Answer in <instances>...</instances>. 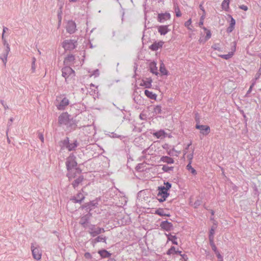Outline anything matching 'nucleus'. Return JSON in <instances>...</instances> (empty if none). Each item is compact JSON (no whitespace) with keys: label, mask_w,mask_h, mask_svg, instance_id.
Listing matches in <instances>:
<instances>
[{"label":"nucleus","mask_w":261,"mask_h":261,"mask_svg":"<svg viewBox=\"0 0 261 261\" xmlns=\"http://www.w3.org/2000/svg\"><path fill=\"white\" fill-rule=\"evenodd\" d=\"M75 156L70 155L67 159L66 167L68 170L67 176L69 180L74 178L77 174H80L81 170L76 168L77 163L75 161Z\"/></svg>","instance_id":"f257e3e1"},{"label":"nucleus","mask_w":261,"mask_h":261,"mask_svg":"<svg viewBox=\"0 0 261 261\" xmlns=\"http://www.w3.org/2000/svg\"><path fill=\"white\" fill-rule=\"evenodd\" d=\"M171 188V185L168 182L164 183V186L158 187L157 199L160 202H163L166 200L169 196L168 191Z\"/></svg>","instance_id":"f03ea898"},{"label":"nucleus","mask_w":261,"mask_h":261,"mask_svg":"<svg viewBox=\"0 0 261 261\" xmlns=\"http://www.w3.org/2000/svg\"><path fill=\"white\" fill-rule=\"evenodd\" d=\"M58 123L60 126L65 127L68 129L72 127L73 124L72 119L67 112H63L58 117Z\"/></svg>","instance_id":"7ed1b4c3"},{"label":"nucleus","mask_w":261,"mask_h":261,"mask_svg":"<svg viewBox=\"0 0 261 261\" xmlns=\"http://www.w3.org/2000/svg\"><path fill=\"white\" fill-rule=\"evenodd\" d=\"M62 75L66 81H69L74 77L75 72L71 67L67 66L62 69Z\"/></svg>","instance_id":"20e7f679"},{"label":"nucleus","mask_w":261,"mask_h":261,"mask_svg":"<svg viewBox=\"0 0 261 261\" xmlns=\"http://www.w3.org/2000/svg\"><path fill=\"white\" fill-rule=\"evenodd\" d=\"M31 249L33 258L37 260H40L42 257V251L39 247L35 243H32Z\"/></svg>","instance_id":"39448f33"},{"label":"nucleus","mask_w":261,"mask_h":261,"mask_svg":"<svg viewBox=\"0 0 261 261\" xmlns=\"http://www.w3.org/2000/svg\"><path fill=\"white\" fill-rule=\"evenodd\" d=\"M76 42L71 40L64 41L62 43L63 47L67 50L73 49L75 47Z\"/></svg>","instance_id":"423d86ee"},{"label":"nucleus","mask_w":261,"mask_h":261,"mask_svg":"<svg viewBox=\"0 0 261 261\" xmlns=\"http://www.w3.org/2000/svg\"><path fill=\"white\" fill-rule=\"evenodd\" d=\"M171 15L168 12L161 13L158 14L157 20L160 22H164L165 21L170 19Z\"/></svg>","instance_id":"0eeeda50"},{"label":"nucleus","mask_w":261,"mask_h":261,"mask_svg":"<svg viewBox=\"0 0 261 261\" xmlns=\"http://www.w3.org/2000/svg\"><path fill=\"white\" fill-rule=\"evenodd\" d=\"M152 80L151 77H147L141 80L140 86L143 87L145 88H150L152 87Z\"/></svg>","instance_id":"6e6552de"},{"label":"nucleus","mask_w":261,"mask_h":261,"mask_svg":"<svg viewBox=\"0 0 261 261\" xmlns=\"http://www.w3.org/2000/svg\"><path fill=\"white\" fill-rule=\"evenodd\" d=\"M196 128L200 130V133L203 135H207L210 132V127L208 125H199L197 124L196 125Z\"/></svg>","instance_id":"1a4fd4ad"},{"label":"nucleus","mask_w":261,"mask_h":261,"mask_svg":"<svg viewBox=\"0 0 261 261\" xmlns=\"http://www.w3.org/2000/svg\"><path fill=\"white\" fill-rule=\"evenodd\" d=\"M160 227L162 229L167 231L171 230L173 228V224L168 221L162 222L160 224Z\"/></svg>","instance_id":"9d476101"},{"label":"nucleus","mask_w":261,"mask_h":261,"mask_svg":"<svg viewBox=\"0 0 261 261\" xmlns=\"http://www.w3.org/2000/svg\"><path fill=\"white\" fill-rule=\"evenodd\" d=\"M202 28L205 31L206 36L204 38L200 37L199 39V42L200 43H204L211 38L212 34L211 31L207 29L205 27H202Z\"/></svg>","instance_id":"9b49d317"},{"label":"nucleus","mask_w":261,"mask_h":261,"mask_svg":"<svg viewBox=\"0 0 261 261\" xmlns=\"http://www.w3.org/2000/svg\"><path fill=\"white\" fill-rule=\"evenodd\" d=\"M84 177L81 175V173L80 174H77L74 178H72L71 180L74 179L72 182V185L73 188H75L79 186L84 180Z\"/></svg>","instance_id":"f8f14e48"},{"label":"nucleus","mask_w":261,"mask_h":261,"mask_svg":"<svg viewBox=\"0 0 261 261\" xmlns=\"http://www.w3.org/2000/svg\"><path fill=\"white\" fill-rule=\"evenodd\" d=\"M69 104V101L68 99L66 97H64L59 103V104L57 105V107L59 110H64Z\"/></svg>","instance_id":"ddd939ff"},{"label":"nucleus","mask_w":261,"mask_h":261,"mask_svg":"<svg viewBox=\"0 0 261 261\" xmlns=\"http://www.w3.org/2000/svg\"><path fill=\"white\" fill-rule=\"evenodd\" d=\"M64 143L66 144V148L68 149L69 151L74 150L77 146L76 141H74L73 143H69L68 138H67L64 140Z\"/></svg>","instance_id":"4468645a"},{"label":"nucleus","mask_w":261,"mask_h":261,"mask_svg":"<svg viewBox=\"0 0 261 261\" xmlns=\"http://www.w3.org/2000/svg\"><path fill=\"white\" fill-rule=\"evenodd\" d=\"M164 42L163 41H155L149 47V49L153 51H156L163 47Z\"/></svg>","instance_id":"2eb2a0df"},{"label":"nucleus","mask_w":261,"mask_h":261,"mask_svg":"<svg viewBox=\"0 0 261 261\" xmlns=\"http://www.w3.org/2000/svg\"><path fill=\"white\" fill-rule=\"evenodd\" d=\"M75 60L74 56L72 55H68L64 59V64L66 66L71 65L74 64Z\"/></svg>","instance_id":"dca6fc26"},{"label":"nucleus","mask_w":261,"mask_h":261,"mask_svg":"<svg viewBox=\"0 0 261 261\" xmlns=\"http://www.w3.org/2000/svg\"><path fill=\"white\" fill-rule=\"evenodd\" d=\"M105 230L103 228H101L100 227L95 228L94 227H93L92 228H91L89 233L92 237H95L98 234L103 232Z\"/></svg>","instance_id":"f3484780"},{"label":"nucleus","mask_w":261,"mask_h":261,"mask_svg":"<svg viewBox=\"0 0 261 261\" xmlns=\"http://www.w3.org/2000/svg\"><path fill=\"white\" fill-rule=\"evenodd\" d=\"M235 51H236V45L234 44L233 45L232 48L231 49V51L230 52H229L228 54H226V55H219V56L221 58H222L223 59L228 60L230 58L232 57V56L234 55V53Z\"/></svg>","instance_id":"a211bd4d"},{"label":"nucleus","mask_w":261,"mask_h":261,"mask_svg":"<svg viewBox=\"0 0 261 261\" xmlns=\"http://www.w3.org/2000/svg\"><path fill=\"white\" fill-rule=\"evenodd\" d=\"M144 94L145 95L150 99L156 100L157 98V94L153 93L152 91H150L148 90H145L144 91Z\"/></svg>","instance_id":"6ab92c4d"},{"label":"nucleus","mask_w":261,"mask_h":261,"mask_svg":"<svg viewBox=\"0 0 261 261\" xmlns=\"http://www.w3.org/2000/svg\"><path fill=\"white\" fill-rule=\"evenodd\" d=\"M153 136L157 139H164L166 137L167 134L164 130H160L152 134Z\"/></svg>","instance_id":"aec40b11"},{"label":"nucleus","mask_w":261,"mask_h":261,"mask_svg":"<svg viewBox=\"0 0 261 261\" xmlns=\"http://www.w3.org/2000/svg\"><path fill=\"white\" fill-rule=\"evenodd\" d=\"M158 30L161 35H165L169 31L168 25H160L158 27Z\"/></svg>","instance_id":"412c9836"},{"label":"nucleus","mask_w":261,"mask_h":261,"mask_svg":"<svg viewBox=\"0 0 261 261\" xmlns=\"http://www.w3.org/2000/svg\"><path fill=\"white\" fill-rule=\"evenodd\" d=\"M229 17L230 18V22L229 26L227 28V32L231 33L234 29L236 20L231 15H229Z\"/></svg>","instance_id":"4be33fe9"},{"label":"nucleus","mask_w":261,"mask_h":261,"mask_svg":"<svg viewBox=\"0 0 261 261\" xmlns=\"http://www.w3.org/2000/svg\"><path fill=\"white\" fill-rule=\"evenodd\" d=\"M167 237V242L171 241L173 244L177 245V238L175 235H172L171 233L166 234Z\"/></svg>","instance_id":"5701e85b"},{"label":"nucleus","mask_w":261,"mask_h":261,"mask_svg":"<svg viewBox=\"0 0 261 261\" xmlns=\"http://www.w3.org/2000/svg\"><path fill=\"white\" fill-rule=\"evenodd\" d=\"M149 68L151 73L155 75L158 74L156 63L155 62H152L149 64Z\"/></svg>","instance_id":"b1692460"},{"label":"nucleus","mask_w":261,"mask_h":261,"mask_svg":"<svg viewBox=\"0 0 261 261\" xmlns=\"http://www.w3.org/2000/svg\"><path fill=\"white\" fill-rule=\"evenodd\" d=\"M155 214L158 215L160 216H166L170 217V214L169 213H166L163 208H159L157 209L154 213Z\"/></svg>","instance_id":"393cba45"},{"label":"nucleus","mask_w":261,"mask_h":261,"mask_svg":"<svg viewBox=\"0 0 261 261\" xmlns=\"http://www.w3.org/2000/svg\"><path fill=\"white\" fill-rule=\"evenodd\" d=\"M76 25L73 22H69L67 27V30L70 33H73L75 30Z\"/></svg>","instance_id":"a878e982"},{"label":"nucleus","mask_w":261,"mask_h":261,"mask_svg":"<svg viewBox=\"0 0 261 261\" xmlns=\"http://www.w3.org/2000/svg\"><path fill=\"white\" fill-rule=\"evenodd\" d=\"M162 107L160 105H156L153 107V116L161 114L162 113Z\"/></svg>","instance_id":"bb28decb"},{"label":"nucleus","mask_w":261,"mask_h":261,"mask_svg":"<svg viewBox=\"0 0 261 261\" xmlns=\"http://www.w3.org/2000/svg\"><path fill=\"white\" fill-rule=\"evenodd\" d=\"M161 161L166 163L167 164H173L174 163V160L172 158L167 156H163L161 158Z\"/></svg>","instance_id":"cd10ccee"},{"label":"nucleus","mask_w":261,"mask_h":261,"mask_svg":"<svg viewBox=\"0 0 261 261\" xmlns=\"http://www.w3.org/2000/svg\"><path fill=\"white\" fill-rule=\"evenodd\" d=\"M160 71L162 75H167L168 74V71L166 69L165 66L163 62H162L160 64Z\"/></svg>","instance_id":"c85d7f7f"},{"label":"nucleus","mask_w":261,"mask_h":261,"mask_svg":"<svg viewBox=\"0 0 261 261\" xmlns=\"http://www.w3.org/2000/svg\"><path fill=\"white\" fill-rule=\"evenodd\" d=\"M84 199V196L81 193H79L77 194L76 197L73 198L72 200L74 202H81Z\"/></svg>","instance_id":"c756f323"},{"label":"nucleus","mask_w":261,"mask_h":261,"mask_svg":"<svg viewBox=\"0 0 261 261\" xmlns=\"http://www.w3.org/2000/svg\"><path fill=\"white\" fill-rule=\"evenodd\" d=\"M181 253V251L176 250L175 248L173 246L171 247L167 252L168 255H172L177 253L180 254Z\"/></svg>","instance_id":"7c9ffc66"},{"label":"nucleus","mask_w":261,"mask_h":261,"mask_svg":"<svg viewBox=\"0 0 261 261\" xmlns=\"http://www.w3.org/2000/svg\"><path fill=\"white\" fill-rule=\"evenodd\" d=\"M98 253L102 257H109L111 256V254L106 250H99Z\"/></svg>","instance_id":"2f4dec72"},{"label":"nucleus","mask_w":261,"mask_h":261,"mask_svg":"<svg viewBox=\"0 0 261 261\" xmlns=\"http://www.w3.org/2000/svg\"><path fill=\"white\" fill-rule=\"evenodd\" d=\"M231 0H224L222 3V8L223 9L227 11L229 9V3Z\"/></svg>","instance_id":"473e14b6"},{"label":"nucleus","mask_w":261,"mask_h":261,"mask_svg":"<svg viewBox=\"0 0 261 261\" xmlns=\"http://www.w3.org/2000/svg\"><path fill=\"white\" fill-rule=\"evenodd\" d=\"M215 229H216V227L215 226H213L211 228V230L210 231V234H209V240H210V241L214 240V236Z\"/></svg>","instance_id":"72a5a7b5"},{"label":"nucleus","mask_w":261,"mask_h":261,"mask_svg":"<svg viewBox=\"0 0 261 261\" xmlns=\"http://www.w3.org/2000/svg\"><path fill=\"white\" fill-rule=\"evenodd\" d=\"M192 24V20L191 18H190L188 21L185 22V26L187 28V29L190 31H192V26L191 25Z\"/></svg>","instance_id":"f704fd0d"},{"label":"nucleus","mask_w":261,"mask_h":261,"mask_svg":"<svg viewBox=\"0 0 261 261\" xmlns=\"http://www.w3.org/2000/svg\"><path fill=\"white\" fill-rule=\"evenodd\" d=\"M191 163L192 162H189V164L187 166V168L188 170H190L193 174L195 175L196 174V171L192 167Z\"/></svg>","instance_id":"c9c22d12"},{"label":"nucleus","mask_w":261,"mask_h":261,"mask_svg":"<svg viewBox=\"0 0 261 261\" xmlns=\"http://www.w3.org/2000/svg\"><path fill=\"white\" fill-rule=\"evenodd\" d=\"M210 245L212 247V249L213 250V251L215 252V253L218 252L219 251L218 250L214 242V240L210 241Z\"/></svg>","instance_id":"e433bc0d"},{"label":"nucleus","mask_w":261,"mask_h":261,"mask_svg":"<svg viewBox=\"0 0 261 261\" xmlns=\"http://www.w3.org/2000/svg\"><path fill=\"white\" fill-rule=\"evenodd\" d=\"M97 204V203L95 202L94 201H90V202L86 203L85 205L86 207H88V208L91 209L92 207L96 206Z\"/></svg>","instance_id":"4c0bfd02"},{"label":"nucleus","mask_w":261,"mask_h":261,"mask_svg":"<svg viewBox=\"0 0 261 261\" xmlns=\"http://www.w3.org/2000/svg\"><path fill=\"white\" fill-rule=\"evenodd\" d=\"M194 149H192L191 152L187 155V158L189 162H192L193 158Z\"/></svg>","instance_id":"58836bf2"},{"label":"nucleus","mask_w":261,"mask_h":261,"mask_svg":"<svg viewBox=\"0 0 261 261\" xmlns=\"http://www.w3.org/2000/svg\"><path fill=\"white\" fill-rule=\"evenodd\" d=\"M212 48L215 50L221 51V48L219 44H214Z\"/></svg>","instance_id":"ea45409f"},{"label":"nucleus","mask_w":261,"mask_h":261,"mask_svg":"<svg viewBox=\"0 0 261 261\" xmlns=\"http://www.w3.org/2000/svg\"><path fill=\"white\" fill-rule=\"evenodd\" d=\"M205 15H204V14H202V15L200 17V21H199V25L200 27H202V26L203 24L204 20L205 19Z\"/></svg>","instance_id":"a19ab883"},{"label":"nucleus","mask_w":261,"mask_h":261,"mask_svg":"<svg viewBox=\"0 0 261 261\" xmlns=\"http://www.w3.org/2000/svg\"><path fill=\"white\" fill-rule=\"evenodd\" d=\"M106 238L103 237L102 236H99L97 238H96L95 241L97 242H105L106 241Z\"/></svg>","instance_id":"79ce46f5"},{"label":"nucleus","mask_w":261,"mask_h":261,"mask_svg":"<svg viewBox=\"0 0 261 261\" xmlns=\"http://www.w3.org/2000/svg\"><path fill=\"white\" fill-rule=\"evenodd\" d=\"M215 254L216 255L217 258L219 259V261H223V257L221 255V254L219 252V251L215 253Z\"/></svg>","instance_id":"37998d69"},{"label":"nucleus","mask_w":261,"mask_h":261,"mask_svg":"<svg viewBox=\"0 0 261 261\" xmlns=\"http://www.w3.org/2000/svg\"><path fill=\"white\" fill-rule=\"evenodd\" d=\"M8 30V29L6 27H4L3 28V33L2 34V39L4 40L5 44L6 43V40L4 39V33L6 32Z\"/></svg>","instance_id":"c03bdc74"},{"label":"nucleus","mask_w":261,"mask_h":261,"mask_svg":"<svg viewBox=\"0 0 261 261\" xmlns=\"http://www.w3.org/2000/svg\"><path fill=\"white\" fill-rule=\"evenodd\" d=\"M239 8H240L241 9H242V10H244V11H247V10H248V9L247 6H246V5H240V6H239Z\"/></svg>","instance_id":"a18cd8bd"},{"label":"nucleus","mask_w":261,"mask_h":261,"mask_svg":"<svg viewBox=\"0 0 261 261\" xmlns=\"http://www.w3.org/2000/svg\"><path fill=\"white\" fill-rule=\"evenodd\" d=\"M163 170L164 171H168L169 170H171V169H172V167H169L168 166H164L163 167Z\"/></svg>","instance_id":"49530a36"},{"label":"nucleus","mask_w":261,"mask_h":261,"mask_svg":"<svg viewBox=\"0 0 261 261\" xmlns=\"http://www.w3.org/2000/svg\"><path fill=\"white\" fill-rule=\"evenodd\" d=\"M84 256L87 258H91L92 257L91 255L89 252L85 253Z\"/></svg>","instance_id":"de8ad7c7"},{"label":"nucleus","mask_w":261,"mask_h":261,"mask_svg":"<svg viewBox=\"0 0 261 261\" xmlns=\"http://www.w3.org/2000/svg\"><path fill=\"white\" fill-rule=\"evenodd\" d=\"M181 15V14L179 11V9H178L177 10H176V16L177 17H180Z\"/></svg>","instance_id":"09e8293b"},{"label":"nucleus","mask_w":261,"mask_h":261,"mask_svg":"<svg viewBox=\"0 0 261 261\" xmlns=\"http://www.w3.org/2000/svg\"><path fill=\"white\" fill-rule=\"evenodd\" d=\"M199 8H200V9L202 11V12H203V14L205 15V14H206V12H205V10H204V8H203V7L201 5H200L199 6Z\"/></svg>","instance_id":"8fccbe9b"},{"label":"nucleus","mask_w":261,"mask_h":261,"mask_svg":"<svg viewBox=\"0 0 261 261\" xmlns=\"http://www.w3.org/2000/svg\"><path fill=\"white\" fill-rule=\"evenodd\" d=\"M253 87V84H252L249 88V90H248L247 91V94L251 92L252 89V88Z\"/></svg>","instance_id":"3c124183"},{"label":"nucleus","mask_w":261,"mask_h":261,"mask_svg":"<svg viewBox=\"0 0 261 261\" xmlns=\"http://www.w3.org/2000/svg\"><path fill=\"white\" fill-rule=\"evenodd\" d=\"M69 2H76L77 0H69Z\"/></svg>","instance_id":"603ef678"},{"label":"nucleus","mask_w":261,"mask_h":261,"mask_svg":"<svg viewBox=\"0 0 261 261\" xmlns=\"http://www.w3.org/2000/svg\"><path fill=\"white\" fill-rule=\"evenodd\" d=\"M191 145V143H190L188 145L187 147L186 148V149H187Z\"/></svg>","instance_id":"864d4df0"},{"label":"nucleus","mask_w":261,"mask_h":261,"mask_svg":"<svg viewBox=\"0 0 261 261\" xmlns=\"http://www.w3.org/2000/svg\"><path fill=\"white\" fill-rule=\"evenodd\" d=\"M7 46H8V44H7ZM7 48H8V50L7 51V53H8V51H9V49H9V46H7Z\"/></svg>","instance_id":"5fc2aeb1"},{"label":"nucleus","mask_w":261,"mask_h":261,"mask_svg":"<svg viewBox=\"0 0 261 261\" xmlns=\"http://www.w3.org/2000/svg\"><path fill=\"white\" fill-rule=\"evenodd\" d=\"M41 139L42 140V141L43 142V137H42L41 138Z\"/></svg>","instance_id":"6e6d98bb"},{"label":"nucleus","mask_w":261,"mask_h":261,"mask_svg":"<svg viewBox=\"0 0 261 261\" xmlns=\"http://www.w3.org/2000/svg\"><path fill=\"white\" fill-rule=\"evenodd\" d=\"M159 2H162V0H159Z\"/></svg>","instance_id":"4d7b16f0"},{"label":"nucleus","mask_w":261,"mask_h":261,"mask_svg":"<svg viewBox=\"0 0 261 261\" xmlns=\"http://www.w3.org/2000/svg\"><path fill=\"white\" fill-rule=\"evenodd\" d=\"M159 2H162V0H159Z\"/></svg>","instance_id":"13d9d810"}]
</instances>
